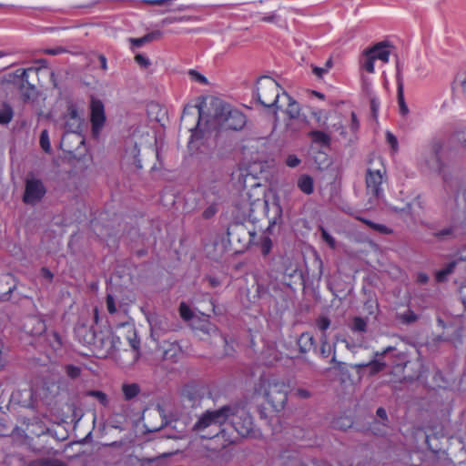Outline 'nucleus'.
I'll return each mask as SVG.
<instances>
[{"label":"nucleus","mask_w":466,"mask_h":466,"mask_svg":"<svg viewBox=\"0 0 466 466\" xmlns=\"http://www.w3.org/2000/svg\"><path fill=\"white\" fill-rule=\"evenodd\" d=\"M282 91L275 79L265 76L258 79L254 93L258 102L264 107L272 109L276 115L283 107V104H279Z\"/></svg>","instance_id":"obj_4"},{"label":"nucleus","mask_w":466,"mask_h":466,"mask_svg":"<svg viewBox=\"0 0 466 466\" xmlns=\"http://www.w3.org/2000/svg\"><path fill=\"white\" fill-rule=\"evenodd\" d=\"M461 232L456 225L444 228L442 230L434 233V236L438 238L444 239L446 238H455Z\"/></svg>","instance_id":"obj_30"},{"label":"nucleus","mask_w":466,"mask_h":466,"mask_svg":"<svg viewBox=\"0 0 466 466\" xmlns=\"http://www.w3.org/2000/svg\"><path fill=\"white\" fill-rule=\"evenodd\" d=\"M69 124H74V121L70 120L69 118H66V122H65L66 134L62 137V142L64 143V141L70 135H75L82 142V139H81V137L78 135V132H79L80 129H71Z\"/></svg>","instance_id":"obj_38"},{"label":"nucleus","mask_w":466,"mask_h":466,"mask_svg":"<svg viewBox=\"0 0 466 466\" xmlns=\"http://www.w3.org/2000/svg\"><path fill=\"white\" fill-rule=\"evenodd\" d=\"M386 175L385 167L380 165V168H368L366 173V188L369 195L379 199L383 196L382 184Z\"/></svg>","instance_id":"obj_11"},{"label":"nucleus","mask_w":466,"mask_h":466,"mask_svg":"<svg viewBox=\"0 0 466 466\" xmlns=\"http://www.w3.org/2000/svg\"><path fill=\"white\" fill-rule=\"evenodd\" d=\"M375 61L376 60L374 59V56H372L371 54L368 53V48H367L362 53V58L360 59V66L366 72H368L370 74H373L375 71V67H374Z\"/></svg>","instance_id":"obj_25"},{"label":"nucleus","mask_w":466,"mask_h":466,"mask_svg":"<svg viewBox=\"0 0 466 466\" xmlns=\"http://www.w3.org/2000/svg\"><path fill=\"white\" fill-rule=\"evenodd\" d=\"M272 242L269 238H266L261 244V252L264 256H267L271 249Z\"/></svg>","instance_id":"obj_51"},{"label":"nucleus","mask_w":466,"mask_h":466,"mask_svg":"<svg viewBox=\"0 0 466 466\" xmlns=\"http://www.w3.org/2000/svg\"><path fill=\"white\" fill-rule=\"evenodd\" d=\"M41 276L46 279L48 282H52L54 279V274L51 272V270L46 267H43L40 269Z\"/></svg>","instance_id":"obj_57"},{"label":"nucleus","mask_w":466,"mask_h":466,"mask_svg":"<svg viewBox=\"0 0 466 466\" xmlns=\"http://www.w3.org/2000/svg\"><path fill=\"white\" fill-rule=\"evenodd\" d=\"M86 395L96 398L105 407L108 404L107 395L101 390H88Z\"/></svg>","instance_id":"obj_36"},{"label":"nucleus","mask_w":466,"mask_h":466,"mask_svg":"<svg viewBox=\"0 0 466 466\" xmlns=\"http://www.w3.org/2000/svg\"><path fill=\"white\" fill-rule=\"evenodd\" d=\"M226 407H221L216 410H207L197 420L193 427V431L202 439H213L222 435L224 438L226 431L223 425L227 422Z\"/></svg>","instance_id":"obj_3"},{"label":"nucleus","mask_w":466,"mask_h":466,"mask_svg":"<svg viewBox=\"0 0 466 466\" xmlns=\"http://www.w3.org/2000/svg\"><path fill=\"white\" fill-rule=\"evenodd\" d=\"M183 397L186 400H187L191 407L196 405L197 401H199L201 397L198 393V390L195 386L187 385L183 390Z\"/></svg>","instance_id":"obj_23"},{"label":"nucleus","mask_w":466,"mask_h":466,"mask_svg":"<svg viewBox=\"0 0 466 466\" xmlns=\"http://www.w3.org/2000/svg\"><path fill=\"white\" fill-rule=\"evenodd\" d=\"M217 213V208L215 206L211 205L209 207H208L204 211H203V218H206V219H208L210 218H212L215 214Z\"/></svg>","instance_id":"obj_58"},{"label":"nucleus","mask_w":466,"mask_h":466,"mask_svg":"<svg viewBox=\"0 0 466 466\" xmlns=\"http://www.w3.org/2000/svg\"><path fill=\"white\" fill-rule=\"evenodd\" d=\"M66 373L71 379H76L81 374V369L75 365H66Z\"/></svg>","instance_id":"obj_44"},{"label":"nucleus","mask_w":466,"mask_h":466,"mask_svg":"<svg viewBox=\"0 0 466 466\" xmlns=\"http://www.w3.org/2000/svg\"><path fill=\"white\" fill-rule=\"evenodd\" d=\"M313 143L319 144L322 146H329L330 137L328 134L320 130H312L309 133Z\"/></svg>","instance_id":"obj_27"},{"label":"nucleus","mask_w":466,"mask_h":466,"mask_svg":"<svg viewBox=\"0 0 466 466\" xmlns=\"http://www.w3.org/2000/svg\"><path fill=\"white\" fill-rule=\"evenodd\" d=\"M163 359L166 360H170L172 362H177V358L182 353L181 347L176 341L174 342H165L163 347Z\"/></svg>","instance_id":"obj_16"},{"label":"nucleus","mask_w":466,"mask_h":466,"mask_svg":"<svg viewBox=\"0 0 466 466\" xmlns=\"http://www.w3.org/2000/svg\"><path fill=\"white\" fill-rule=\"evenodd\" d=\"M377 416L382 420V421H387L388 420V417H387V412H386V410L382 407H380L377 411Z\"/></svg>","instance_id":"obj_62"},{"label":"nucleus","mask_w":466,"mask_h":466,"mask_svg":"<svg viewBox=\"0 0 466 466\" xmlns=\"http://www.w3.org/2000/svg\"><path fill=\"white\" fill-rule=\"evenodd\" d=\"M187 75H188V77L189 79L192 81V82H196V83H198L200 85H208V78L202 75L201 73H199L198 71L195 70V69H189L187 71Z\"/></svg>","instance_id":"obj_35"},{"label":"nucleus","mask_w":466,"mask_h":466,"mask_svg":"<svg viewBox=\"0 0 466 466\" xmlns=\"http://www.w3.org/2000/svg\"><path fill=\"white\" fill-rule=\"evenodd\" d=\"M366 366L369 367L370 374H376L384 370L385 363L380 360H371Z\"/></svg>","instance_id":"obj_41"},{"label":"nucleus","mask_w":466,"mask_h":466,"mask_svg":"<svg viewBox=\"0 0 466 466\" xmlns=\"http://www.w3.org/2000/svg\"><path fill=\"white\" fill-rule=\"evenodd\" d=\"M279 104H283V107L280 110H282L290 119H297L299 117V104L287 92L282 91L281 102Z\"/></svg>","instance_id":"obj_13"},{"label":"nucleus","mask_w":466,"mask_h":466,"mask_svg":"<svg viewBox=\"0 0 466 466\" xmlns=\"http://www.w3.org/2000/svg\"><path fill=\"white\" fill-rule=\"evenodd\" d=\"M417 281L420 284H426L429 281V277L424 272H420L417 276Z\"/></svg>","instance_id":"obj_63"},{"label":"nucleus","mask_w":466,"mask_h":466,"mask_svg":"<svg viewBox=\"0 0 466 466\" xmlns=\"http://www.w3.org/2000/svg\"><path fill=\"white\" fill-rule=\"evenodd\" d=\"M350 127L353 132L358 131V129L360 128V122L355 112H351Z\"/></svg>","instance_id":"obj_54"},{"label":"nucleus","mask_w":466,"mask_h":466,"mask_svg":"<svg viewBox=\"0 0 466 466\" xmlns=\"http://www.w3.org/2000/svg\"><path fill=\"white\" fill-rule=\"evenodd\" d=\"M289 386L282 380L277 378H260L258 391L263 393L266 400L272 408L279 411L281 410L288 400V390Z\"/></svg>","instance_id":"obj_5"},{"label":"nucleus","mask_w":466,"mask_h":466,"mask_svg":"<svg viewBox=\"0 0 466 466\" xmlns=\"http://www.w3.org/2000/svg\"><path fill=\"white\" fill-rule=\"evenodd\" d=\"M451 141L452 143H457L462 148L466 149V127L454 131L451 136Z\"/></svg>","instance_id":"obj_33"},{"label":"nucleus","mask_w":466,"mask_h":466,"mask_svg":"<svg viewBox=\"0 0 466 466\" xmlns=\"http://www.w3.org/2000/svg\"><path fill=\"white\" fill-rule=\"evenodd\" d=\"M386 140L388 144L390 146L391 149L396 152L398 150V139L397 137L390 131L386 132Z\"/></svg>","instance_id":"obj_47"},{"label":"nucleus","mask_w":466,"mask_h":466,"mask_svg":"<svg viewBox=\"0 0 466 466\" xmlns=\"http://www.w3.org/2000/svg\"><path fill=\"white\" fill-rule=\"evenodd\" d=\"M66 48H64L62 46H57V47H54V48H46L42 52L44 54L49 55V56H57V55L66 53Z\"/></svg>","instance_id":"obj_50"},{"label":"nucleus","mask_w":466,"mask_h":466,"mask_svg":"<svg viewBox=\"0 0 466 466\" xmlns=\"http://www.w3.org/2000/svg\"><path fill=\"white\" fill-rule=\"evenodd\" d=\"M299 189L306 194L311 195L314 192V179L311 176L303 174L297 180Z\"/></svg>","instance_id":"obj_18"},{"label":"nucleus","mask_w":466,"mask_h":466,"mask_svg":"<svg viewBox=\"0 0 466 466\" xmlns=\"http://www.w3.org/2000/svg\"><path fill=\"white\" fill-rule=\"evenodd\" d=\"M212 121L222 130H241L247 123L245 114L230 104L217 101L212 104Z\"/></svg>","instance_id":"obj_2"},{"label":"nucleus","mask_w":466,"mask_h":466,"mask_svg":"<svg viewBox=\"0 0 466 466\" xmlns=\"http://www.w3.org/2000/svg\"><path fill=\"white\" fill-rule=\"evenodd\" d=\"M321 237L323 240L331 248H334L336 241L332 236H330L324 228H321Z\"/></svg>","instance_id":"obj_49"},{"label":"nucleus","mask_w":466,"mask_h":466,"mask_svg":"<svg viewBox=\"0 0 466 466\" xmlns=\"http://www.w3.org/2000/svg\"><path fill=\"white\" fill-rule=\"evenodd\" d=\"M205 279L208 282L210 288H217L221 285L222 279L220 276L208 274L205 276Z\"/></svg>","instance_id":"obj_45"},{"label":"nucleus","mask_w":466,"mask_h":466,"mask_svg":"<svg viewBox=\"0 0 466 466\" xmlns=\"http://www.w3.org/2000/svg\"><path fill=\"white\" fill-rule=\"evenodd\" d=\"M135 61L141 68H147L151 65L150 60L143 54H137Z\"/></svg>","instance_id":"obj_46"},{"label":"nucleus","mask_w":466,"mask_h":466,"mask_svg":"<svg viewBox=\"0 0 466 466\" xmlns=\"http://www.w3.org/2000/svg\"><path fill=\"white\" fill-rule=\"evenodd\" d=\"M38 70V68L35 67H28L25 69L20 68L15 71V76L18 78L19 84H25V86H28V84H31L29 82V74L35 73L37 75Z\"/></svg>","instance_id":"obj_28"},{"label":"nucleus","mask_w":466,"mask_h":466,"mask_svg":"<svg viewBox=\"0 0 466 466\" xmlns=\"http://www.w3.org/2000/svg\"><path fill=\"white\" fill-rule=\"evenodd\" d=\"M227 422H228L240 437H251L255 434L253 418L245 405H226Z\"/></svg>","instance_id":"obj_6"},{"label":"nucleus","mask_w":466,"mask_h":466,"mask_svg":"<svg viewBox=\"0 0 466 466\" xmlns=\"http://www.w3.org/2000/svg\"><path fill=\"white\" fill-rule=\"evenodd\" d=\"M461 86L464 94H466V71L461 76Z\"/></svg>","instance_id":"obj_64"},{"label":"nucleus","mask_w":466,"mask_h":466,"mask_svg":"<svg viewBox=\"0 0 466 466\" xmlns=\"http://www.w3.org/2000/svg\"><path fill=\"white\" fill-rule=\"evenodd\" d=\"M443 144L439 139H434L427 152L425 163L429 169L442 175L443 181L448 184V176L446 174V165L442 161Z\"/></svg>","instance_id":"obj_8"},{"label":"nucleus","mask_w":466,"mask_h":466,"mask_svg":"<svg viewBox=\"0 0 466 466\" xmlns=\"http://www.w3.org/2000/svg\"><path fill=\"white\" fill-rule=\"evenodd\" d=\"M320 341H321V345H320V349H319L320 356L322 358H328L330 355H332L329 362L333 365H336L338 362H337V359H336L335 345H331L328 341V336L326 334L321 335Z\"/></svg>","instance_id":"obj_17"},{"label":"nucleus","mask_w":466,"mask_h":466,"mask_svg":"<svg viewBox=\"0 0 466 466\" xmlns=\"http://www.w3.org/2000/svg\"><path fill=\"white\" fill-rule=\"evenodd\" d=\"M300 163V159L296 155H289L286 159V164L289 167H296Z\"/></svg>","instance_id":"obj_52"},{"label":"nucleus","mask_w":466,"mask_h":466,"mask_svg":"<svg viewBox=\"0 0 466 466\" xmlns=\"http://www.w3.org/2000/svg\"><path fill=\"white\" fill-rule=\"evenodd\" d=\"M367 322L360 317H356L353 319L352 330L363 332L366 330Z\"/></svg>","instance_id":"obj_43"},{"label":"nucleus","mask_w":466,"mask_h":466,"mask_svg":"<svg viewBox=\"0 0 466 466\" xmlns=\"http://www.w3.org/2000/svg\"><path fill=\"white\" fill-rule=\"evenodd\" d=\"M202 118V108L198 106L187 105L184 107L181 116V122L192 132L188 141V147L191 148L194 144V138L198 137V127Z\"/></svg>","instance_id":"obj_10"},{"label":"nucleus","mask_w":466,"mask_h":466,"mask_svg":"<svg viewBox=\"0 0 466 466\" xmlns=\"http://www.w3.org/2000/svg\"><path fill=\"white\" fill-rule=\"evenodd\" d=\"M457 262H450L444 268L438 270L435 273V279L437 282H444L447 279V276L453 272Z\"/></svg>","instance_id":"obj_31"},{"label":"nucleus","mask_w":466,"mask_h":466,"mask_svg":"<svg viewBox=\"0 0 466 466\" xmlns=\"http://www.w3.org/2000/svg\"><path fill=\"white\" fill-rule=\"evenodd\" d=\"M379 107H380V102H379V100H378V99H376V98H372V99L370 100V109H371L372 114H373L374 116H376V114H377V112H378V110H379Z\"/></svg>","instance_id":"obj_61"},{"label":"nucleus","mask_w":466,"mask_h":466,"mask_svg":"<svg viewBox=\"0 0 466 466\" xmlns=\"http://www.w3.org/2000/svg\"><path fill=\"white\" fill-rule=\"evenodd\" d=\"M147 41L151 42L154 40L160 39L163 36V33L160 30H155L145 35Z\"/></svg>","instance_id":"obj_53"},{"label":"nucleus","mask_w":466,"mask_h":466,"mask_svg":"<svg viewBox=\"0 0 466 466\" xmlns=\"http://www.w3.org/2000/svg\"><path fill=\"white\" fill-rule=\"evenodd\" d=\"M317 328L322 332V334H326V330L330 326V320L328 317L321 316L316 320Z\"/></svg>","instance_id":"obj_42"},{"label":"nucleus","mask_w":466,"mask_h":466,"mask_svg":"<svg viewBox=\"0 0 466 466\" xmlns=\"http://www.w3.org/2000/svg\"><path fill=\"white\" fill-rule=\"evenodd\" d=\"M183 21H185L184 17H177V16L166 17L161 21V25H166L183 22Z\"/></svg>","instance_id":"obj_59"},{"label":"nucleus","mask_w":466,"mask_h":466,"mask_svg":"<svg viewBox=\"0 0 466 466\" xmlns=\"http://www.w3.org/2000/svg\"><path fill=\"white\" fill-rule=\"evenodd\" d=\"M25 329L32 336H38L46 332V325L42 319L33 316L29 317L25 323Z\"/></svg>","instance_id":"obj_15"},{"label":"nucleus","mask_w":466,"mask_h":466,"mask_svg":"<svg viewBox=\"0 0 466 466\" xmlns=\"http://www.w3.org/2000/svg\"><path fill=\"white\" fill-rule=\"evenodd\" d=\"M332 423L335 429L345 431L352 426L353 420L350 417L345 416L335 419Z\"/></svg>","instance_id":"obj_34"},{"label":"nucleus","mask_w":466,"mask_h":466,"mask_svg":"<svg viewBox=\"0 0 466 466\" xmlns=\"http://www.w3.org/2000/svg\"><path fill=\"white\" fill-rule=\"evenodd\" d=\"M418 319L417 315L413 311H409L401 316V319L405 323H411L416 321Z\"/></svg>","instance_id":"obj_55"},{"label":"nucleus","mask_w":466,"mask_h":466,"mask_svg":"<svg viewBox=\"0 0 466 466\" xmlns=\"http://www.w3.org/2000/svg\"><path fill=\"white\" fill-rule=\"evenodd\" d=\"M14 117V109L13 107L6 102L2 104L0 108V125H7L9 124Z\"/></svg>","instance_id":"obj_26"},{"label":"nucleus","mask_w":466,"mask_h":466,"mask_svg":"<svg viewBox=\"0 0 466 466\" xmlns=\"http://www.w3.org/2000/svg\"><path fill=\"white\" fill-rule=\"evenodd\" d=\"M298 345L300 352L303 353L309 352L312 349H315V339L312 334L309 332H303L298 339Z\"/></svg>","instance_id":"obj_20"},{"label":"nucleus","mask_w":466,"mask_h":466,"mask_svg":"<svg viewBox=\"0 0 466 466\" xmlns=\"http://www.w3.org/2000/svg\"><path fill=\"white\" fill-rule=\"evenodd\" d=\"M65 117L74 121V124H69L71 129H80L82 119L79 115L78 108L75 104L69 103L67 105L66 115Z\"/></svg>","instance_id":"obj_19"},{"label":"nucleus","mask_w":466,"mask_h":466,"mask_svg":"<svg viewBox=\"0 0 466 466\" xmlns=\"http://www.w3.org/2000/svg\"><path fill=\"white\" fill-rule=\"evenodd\" d=\"M122 392L126 400H130L137 397L140 392V387L137 383H124Z\"/></svg>","instance_id":"obj_24"},{"label":"nucleus","mask_w":466,"mask_h":466,"mask_svg":"<svg viewBox=\"0 0 466 466\" xmlns=\"http://www.w3.org/2000/svg\"><path fill=\"white\" fill-rule=\"evenodd\" d=\"M29 466H64V463L57 459L42 458L31 461Z\"/></svg>","instance_id":"obj_32"},{"label":"nucleus","mask_w":466,"mask_h":466,"mask_svg":"<svg viewBox=\"0 0 466 466\" xmlns=\"http://www.w3.org/2000/svg\"><path fill=\"white\" fill-rule=\"evenodd\" d=\"M356 219H358L359 221H361L362 223L367 225L370 228H371L380 234L390 235L393 233V230L391 228H388L387 226H385L383 224L375 223L370 219H367V218L360 217V216H357Z\"/></svg>","instance_id":"obj_21"},{"label":"nucleus","mask_w":466,"mask_h":466,"mask_svg":"<svg viewBox=\"0 0 466 466\" xmlns=\"http://www.w3.org/2000/svg\"><path fill=\"white\" fill-rule=\"evenodd\" d=\"M106 303L107 311L110 314H114L116 312L115 299L112 295L107 294L106 299Z\"/></svg>","instance_id":"obj_48"},{"label":"nucleus","mask_w":466,"mask_h":466,"mask_svg":"<svg viewBox=\"0 0 466 466\" xmlns=\"http://www.w3.org/2000/svg\"><path fill=\"white\" fill-rule=\"evenodd\" d=\"M129 41H130L131 45L135 47H140L143 45L148 43L146 35L139 37V38H130Z\"/></svg>","instance_id":"obj_56"},{"label":"nucleus","mask_w":466,"mask_h":466,"mask_svg":"<svg viewBox=\"0 0 466 466\" xmlns=\"http://www.w3.org/2000/svg\"><path fill=\"white\" fill-rule=\"evenodd\" d=\"M397 98L400 106V113L402 116H405L406 114H408L409 108L404 100V86L403 81L400 77L397 78Z\"/></svg>","instance_id":"obj_22"},{"label":"nucleus","mask_w":466,"mask_h":466,"mask_svg":"<svg viewBox=\"0 0 466 466\" xmlns=\"http://www.w3.org/2000/svg\"><path fill=\"white\" fill-rule=\"evenodd\" d=\"M179 314L180 317L186 321H188L193 318V311L185 302H181L179 305Z\"/></svg>","instance_id":"obj_39"},{"label":"nucleus","mask_w":466,"mask_h":466,"mask_svg":"<svg viewBox=\"0 0 466 466\" xmlns=\"http://www.w3.org/2000/svg\"><path fill=\"white\" fill-rule=\"evenodd\" d=\"M391 47L392 46L389 41H381L369 47L368 53L371 54L375 60H380L383 63H388L390 60Z\"/></svg>","instance_id":"obj_14"},{"label":"nucleus","mask_w":466,"mask_h":466,"mask_svg":"<svg viewBox=\"0 0 466 466\" xmlns=\"http://www.w3.org/2000/svg\"><path fill=\"white\" fill-rule=\"evenodd\" d=\"M39 143L41 148L46 152L49 153L51 150V145L49 140V135L47 130H43L40 134Z\"/></svg>","instance_id":"obj_37"},{"label":"nucleus","mask_w":466,"mask_h":466,"mask_svg":"<svg viewBox=\"0 0 466 466\" xmlns=\"http://www.w3.org/2000/svg\"><path fill=\"white\" fill-rule=\"evenodd\" d=\"M46 193V188L41 179L35 177H26L25 182V191L22 198L25 204L35 206L44 198Z\"/></svg>","instance_id":"obj_9"},{"label":"nucleus","mask_w":466,"mask_h":466,"mask_svg":"<svg viewBox=\"0 0 466 466\" xmlns=\"http://www.w3.org/2000/svg\"><path fill=\"white\" fill-rule=\"evenodd\" d=\"M295 394L300 399H309L311 397V393L306 389H297Z\"/></svg>","instance_id":"obj_60"},{"label":"nucleus","mask_w":466,"mask_h":466,"mask_svg":"<svg viewBox=\"0 0 466 466\" xmlns=\"http://www.w3.org/2000/svg\"><path fill=\"white\" fill-rule=\"evenodd\" d=\"M105 106L101 100L92 98L90 102V123L93 137H98L106 123Z\"/></svg>","instance_id":"obj_12"},{"label":"nucleus","mask_w":466,"mask_h":466,"mask_svg":"<svg viewBox=\"0 0 466 466\" xmlns=\"http://www.w3.org/2000/svg\"><path fill=\"white\" fill-rule=\"evenodd\" d=\"M19 92L21 94L22 100L24 102H27L35 96L36 87L33 84H28V86L19 84Z\"/></svg>","instance_id":"obj_29"},{"label":"nucleus","mask_w":466,"mask_h":466,"mask_svg":"<svg viewBox=\"0 0 466 466\" xmlns=\"http://www.w3.org/2000/svg\"><path fill=\"white\" fill-rule=\"evenodd\" d=\"M228 242L233 253H242L250 245L254 233L244 223L235 222L227 229Z\"/></svg>","instance_id":"obj_7"},{"label":"nucleus","mask_w":466,"mask_h":466,"mask_svg":"<svg viewBox=\"0 0 466 466\" xmlns=\"http://www.w3.org/2000/svg\"><path fill=\"white\" fill-rule=\"evenodd\" d=\"M76 337L90 352L99 359H105L116 349V338L110 328L80 326L76 329Z\"/></svg>","instance_id":"obj_1"},{"label":"nucleus","mask_w":466,"mask_h":466,"mask_svg":"<svg viewBox=\"0 0 466 466\" xmlns=\"http://www.w3.org/2000/svg\"><path fill=\"white\" fill-rule=\"evenodd\" d=\"M50 346L54 350H58L62 348V339L58 332L54 331L50 334Z\"/></svg>","instance_id":"obj_40"}]
</instances>
